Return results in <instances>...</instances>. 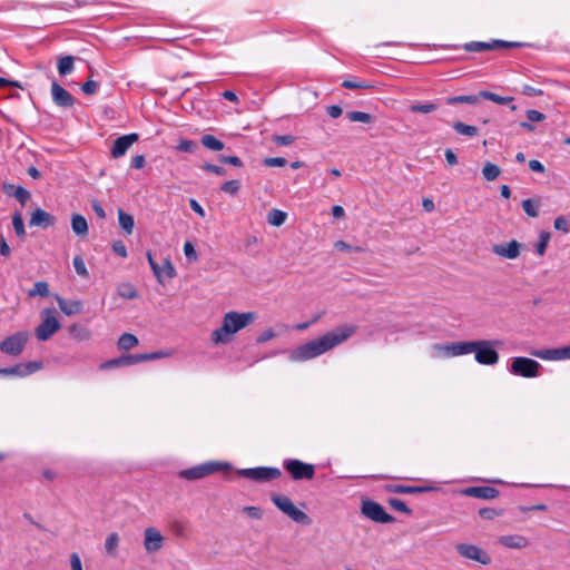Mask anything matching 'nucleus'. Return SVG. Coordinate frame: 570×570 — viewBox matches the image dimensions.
Masks as SVG:
<instances>
[{"label": "nucleus", "instance_id": "nucleus-1", "mask_svg": "<svg viewBox=\"0 0 570 570\" xmlns=\"http://www.w3.org/2000/svg\"><path fill=\"white\" fill-rule=\"evenodd\" d=\"M356 330L357 327L355 325H342L335 327L324 335L294 348L291 353V360L295 362H305L315 358L347 341L355 334Z\"/></svg>", "mask_w": 570, "mask_h": 570}, {"label": "nucleus", "instance_id": "nucleus-2", "mask_svg": "<svg viewBox=\"0 0 570 570\" xmlns=\"http://www.w3.org/2000/svg\"><path fill=\"white\" fill-rule=\"evenodd\" d=\"M256 320L254 312H228L223 317L222 326L212 333L214 344H227L233 341L234 334L245 328Z\"/></svg>", "mask_w": 570, "mask_h": 570}, {"label": "nucleus", "instance_id": "nucleus-3", "mask_svg": "<svg viewBox=\"0 0 570 570\" xmlns=\"http://www.w3.org/2000/svg\"><path fill=\"white\" fill-rule=\"evenodd\" d=\"M474 358L481 365H495L499 362V353L495 347L499 345L498 341L480 340L473 341Z\"/></svg>", "mask_w": 570, "mask_h": 570}, {"label": "nucleus", "instance_id": "nucleus-4", "mask_svg": "<svg viewBox=\"0 0 570 570\" xmlns=\"http://www.w3.org/2000/svg\"><path fill=\"white\" fill-rule=\"evenodd\" d=\"M273 503L293 521L302 524H309V517L299 510L294 502L286 495L273 494L271 497Z\"/></svg>", "mask_w": 570, "mask_h": 570}, {"label": "nucleus", "instance_id": "nucleus-5", "mask_svg": "<svg viewBox=\"0 0 570 570\" xmlns=\"http://www.w3.org/2000/svg\"><path fill=\"white\" fill-rule=\"evenodd\" d=\"M230 464L229 463H222V462H206L186 470L180 471L179 475L180 478L185 480H199L207 475H210L215 472L223 471V470H229Z\"/></svg>", "mask_w": 570, "mask_h": 570}, {"label": "nucleus", "instance_id": "nucleus-6", "mask_svg": "<svg viewBox=\"0 0 570 570\" xmlns=\"http://www.w3.org/2000/svg\"><path fill=\"white\" fill-rule=\"evenodd\" d=\"M60 322L55 316V309L45 308L41 312V323L36 327V337L41 341H48L59 328Z\"/></svg>", "mask_w": 570, "mask_h": 570}, {"label": "nucleus", "instance_id": "nucleus-7", "mask_svg": "<svg viewBox=\"0 0 570 570\" xmlns=\"http://www.w3.org/2000/svg\"><path fill=\"white\" fill-rule=\"evenodd\" d=\"M540 367L541 365L537 361L529 357L518 356L511 360L510 372L513 375L532 379L539 375Z\"/></svg>", "mask_w": 570, "mask_h": 570}, {"label": "nucleus", "instance_id": "nucleus-8", "mask_svg": "<svg viewBox=\"0 0 570 570\" xmlns=\"http://www.w3.org/2000/svg\"><path fill=\"white\" fill-rule=\"evenodd\" d=\"M237 473L239 476H243L255 482H269L278 479L282 475V472L278 468L272 466L242 469Z\"/></svg>", "mask_w": 570, "mask_h": 570}, {"label": "nucleus", "instance_id": "nucleus-9", "mask_svg": "<svg viewBox=\"0 0 570 570\" xmlns=\"http://www.w3.org/2000/svg\"><path fill=\"white\" fill-rule=\"evenodd\" d=\"M283 466L295 481L312 480L315 475V466L298 459H286Z\"/></svg>", "mask_w": 570, "mask_h": 570}, {"label": "nucleus", "instance_id": "nucleus-10", "mask_svg": "<svg viewBox=\"0 0 570 570\" xmlns=\"http://www.w3.org/2000/svg\"><path fill=\"white\" fill-rule=\"evenodd\" d=\"M473 341H461L434 345V352L441 356L455 357L473 353Z\"/></svg>", "mask_w": 570, "mask_h": 570}, {"label": "nucleus", "instance_id": "nucleus-11", "mask_svg": "<svg viewBox=\"0 0 570 570\" xmlns=\"http://www.w3.org/2000/svg\"><path fill=\"white\" fill-rule=\"evenodd\" d=\"M28 338L27 332H17L0 342V351L8 355L18 356L24 350Z\"/></svg>", "mask_w": 570, "mask_h": 570}, {"label": "nucleus", "instance_id": "nucleus-12", "mask_svg": "<svg viewBox=\"0 0 570 570\" xmlns=\"http://www.w3.org/2000/svg\"><path fill=\"white\" fill-rule=\"evenodd\" d=\"M455 549L462 558L475 561L482 566H488L492 561L491 556L478 546L471 543H459Z\"/></svg>", "mask_w": 570, "mask_h": 570}, {"label": "nucleus", "instance_id": "nucleus-13", "mask_svg": "<svg viewBox=\"0 0 570 570\" xmlns=\"http://www.w3.org/2000/svg\"><path fill=\"white\" fill-rule=\"evenodd\" d=\"M361 511L365 518L376 523H389L392 521V515L389 514L380 503L370 499L362 501Z\"/></svg>", "mask_w": 570, "mask_h": 570}, {"label": "nucleus", "instance_id": "nucleus-14", "mask_svg": "<svg viewBox=\"0 0 570 570\" xmlns=\"http://www.w3.org/2000/svg\"><path fill=\"white\" fill-rule=\"evenodd\" d=\"M41 368H42V363L40 361L19 363L11 367L0 368V376L12 375V376L24 377V376H28Z\"/></svg>", "mask_w": 570, "mask_h": 570}, {"label": "nucleus", "instance_id": "nucleus-15", "mask_svg": "<svg viewBox=\"0 0 570 570\" xmlns=\"http://www.w3.org/2000/svg\"><path fill=\"white\" fill-rule=\"evenodd\" d=\"M522 244L515 239L508 243L494 244L491 248L492 253L499 257L507 259H515L520 256Z\"/></svg>", "mask_w": 570, "mask_h": 570}, {"label": "nucleus", "instance_id": "nucleus-16", "mask_svg": "<svg viewBox=\"0 0 570 570\" xmlns=\"http://www.w3.org/2000/svg\"><path fill=\"white\" fill-rule=\"evenodd\" d=\"M530 354L544 361L570 360V345L559 348L533 350Z\"/></svg>", "mask_w": 570, "mask_h": 570}, {"label": "nucleus", "instance_id": "nucleus-17", "mask_svg": "<svg viewBox=\"0 0 570 570\" xmlns=\"http://www.w3.org/2000/svg\"><path fill=\"white\" fill-rule=\"evenodd\" d=\"M138 139H139V136H138V134H135V132L118 137L114 141V145H112L111 157L117 159V158L125 156L126 153L128 151V149L136 141H138Z\"/></svg>", "mask_w": 570, "mask_h": 570}, {"label": "nucleus", "instance_id": "nucleus-18", "mask_svg": "<svg viewBox=\"0 0 570 570\" xmlns=\"http://www.w3.org/2000/svg\"><path fill=\"white\" fill-rule=\"evenodd\" d=\"M517 43L502 40H493L490 42L472 41L464 45V49L469 52H481L488 50H498L502 48L514 47Z\"/></svg>", "mask_w": 570, "mask_h": 570}, {"label": "nucleus", "instance_id": "nucleus-19", "mask_svg": "<svg viewBox=\"0 0 570 570\" xmlns=\"http://www.w3.org/2000/svg\"><path fill=\"white\" fill-rule=\"evenodd\" d=\"M51 96L52 101L58 107L70 108L75 105L73 96L57 81H53L51 85Z\"/></svg>", "mask_w": 570, "mask_h": 570}, {"label": "nucleus", "instance_id": "nucleus-20", "mask_svg": "<svg viewBox=\"0 0 570 570\" xmlns=\"http://www.w3.org/2000/svg\"><path fill=\"white\" fill-rule=\"evenodd\" d=\"M164 537L156 528H147L144 532V547L147 552H157L163 548Z\"/></svg>", "mask_w": 570, "mask_h": 570}, {"label": "nucleus", "instance_id": "nucleus-21", "mask_svg": "<svg viewBox=\"0 0 570 570\" xmlns=\"http://www.w3.org/2000/svg\"><path fill=\"white\" fill-rule=\"evenodd\" d=\"M498 542L505 548L518 550L524 549L530 544L529 539L521 534L501 535Z\"/></svg>", "mask_w": 570, "mask_h": 570}, {"label": "nucleus", "instance_id": "nucleus-22", "mask_svg": "<svg viewBox=\"0 0 570 570\" xmlns=\"http://www.w3.org/2000/svg\"><path fill=\"white\" fill-rule=\"evenodd\" d=\"M167 354L164 352H153V353H144V354H128L122 355L124 364L125 366L135 365L137 363L146 362V361H153L158 360Z\"/></svg>", "mask_w": 570, "mask_h": 570}, {"label": "nucleus", "instance_id": "nucleus-23", "mask_svg": "<svg viewBox=\"0 0 570 570\" xmlns=\"http://www.w3.org/2000/svg\"><path fill=\"white\" fill-rule=\"evenodd\" d=\"M55 223H56V218L51 214H49L48 212H46L41 208H37L32 213L31 218H30L31 226H40L43 228L50 227V226L55 225Z\"/></svg>", "mask_w": 570, "mask_h": 570}, {"label": "nucleus", "instance_id": "nucleus-24", "mask_svg": "<svg viewBox=\"0 0 570 570\" xmlns=\"http://www.w3.org/2000/svg\"><path fill=\"white\" fill-rule=\"evenodd\" d=\"M464 493L472 498L491 500L499 495V491L492 487H472L464 490Z\"/></svg>", "mask_w": 570, "mask_h": 570}, {"label": "nucleus", "instance_id": "nucleus-25", "mask_svg": "<svg viewBox=\"0 0 570 570\" xmlns=\"http://www.w3.org/2000/svg\"><path fill=\"white\" fill-rule=\"evenodd\" d=\"M56 299L61 312L68 316L78 314L82 311V303L80 301H66L60 296H57Z\"/></svg>", "mask_w": 570, "mask_h": 570}, {"label": "nucleus", "instance_id": "nucleus-26", "mask_svg": "<svg viewBox=\"0 0 570 570\" xmlns=\"http://www.w3.org/2000/svg\"><path fill=\"white\" fill-rule=\"evenodd\" d=\"M71 228L72 232L81 238H85L88 235V223L86 218L80 214L72 215Z\"/></svg>", "mask_w": 570, "mask_h": 570}, {"label": "nucleus", "instance_id": "nucleus-27", "mask_svg": "<svg viewBox=\"0 0 570 570\" xmlns=\"http://www.w3.org/2000/svg\"><path fill=\"white\" fill-rule=\"evenodd\" d=\"M100 1L99 0H92V1H89V0H71V1H67V2H59V3H56L52 6V8L55 9H59V10H71V9H75V8H81V7H86V6H95V4H99Z\"/></svg>", "mask_w": 570, "mask_h": 570}, {"label": "nucleus", "instance_id": "nucleus-28", "mask_svg": "<svg viewBox=\"0 0 570 570\" xmlns=\"http://www.w3.org/2000/svg\"><path fill=\"white\" fill-rule=\"evenodd\" d=\"M118 223H119V226L122 228V230L127 235L132 234L134 226H135V220H134L132 215L126 213L122 209H119L118 210Z\"/></svg>", "mask_w": 570, "mask_h": 570}, {"label": "nucleus", "instance_id": "nucleus-29", "mask_svg": "<svg viewBox=\"0 0 570 570\" xmlns=\"http://www.w3.org/2000/svg\"><path fill=\"white\" fill-rule=\"evenodd\" d=\"M75 59L72 56H63L58 59L57 69L60 76L69 75L75 69Z\"/></svg>", "mask_w": 570, "mask_h": 570}, {"label": "nucleus", "instance_id": "nucleus-30", "mask_svg": "<svg viewBox=\"0 0 570 570\" xmlns=\"http://www.w3.org/2000/svg\"><path fill=\"white\" fill-rule=\"evenodd\" d=\"M480 94L479 95H462L446 98L445 102L448 105H458V104H469L476 105L480 102Z\"/></svg>", "mask_w": 570, "mask_h": 570}, {"label": "nucleus", "instance_id": "nucleus-31", "mask_svg": "<svg viewBox=\"0 0 570 570\" xmlns=\"http://www.w3.org/2000/svg\"><path fill=\"white\" fill-rule=\"evenodd\" d=\"M69 334L77 341H88L91 337L90 331L81 325L72 324L68 328Z\"/></svg>", "mask_w": 570, "mask_h": 570}, {"label": "nucleus", "instance_id": "nucleus-32", "mask_svg": "<svg viewBox=\"0 0 570 570\" xmlns=\"http://www.w3.org/2000/svg\"><path fill=\"white\" fill-rule=\"evenodd\" d=\"M287 214L281 209L273 208L267 214V222L272 226H281L285 223Z\"/></svg>", "mask_w": 570, "mask_h": 570}, {"label": "nucleus", "instance_id": "nucleus-33", "mask_svg": "<svg viewBox=\"0 0 570 570\" xmlns=\"http://www.w3.org/2000/svg\"><path fill=\"white\" fill-rule=\"evenodd\" d=\"M202 144L207 149H210L214 151L223 150L225 147L224 142L213 135H204L202 137Z\"/></svg>", "mask_w": 570, "mask_h": 570}, {"label": "nucleus", "instance_id": "nucleus-34", "mask_svg": "<svg viewBox=\"0 0 570 570\" xmlns=\"http://www.w3.org/2000/svg\"><path fill=\"white\" fill-rule=\"evenodd\" d=\"M453 129L462 135V136H468V137H474L479 134V129L478 127L475 126H471V125H466L462 121H455L453 124Z\"/></svg>", "mask_w": 570, "mask_h": 570}, {"label": "nucleus", "instance_id": "nucleus-35", "mask_svg": "<svg viewBox=\"0 0 570 570\" xmlns=\"http://www.w3.org/2000/svg\"><path fill=\"white\" fill-rule=\"evenodd\" d=\"M118 295L126 299H134L138 297V292L130 283H122L117 288Z\"/></svg>", "mask_w": 570, "mask_h": 570}, {"label": "nucleus", "instance_id": "nucleus-36", "mask_svg": "<svg viewBox=\"0 0 570 570\" xmlns=\"http://www.w3.org/2000/svg\"><path fill=\"white\" fill-rule=\"evenodd\" d=\"M49 294H50L49 285L47 282H43V281L36 282L33 287L31 289H29V292H28V295L30 297H36V296L47 297V296H49Z\"/></svg>", "mask_w": 570, "mask_h": 570}, {"label": "nucleus", "instance_id": "nucleus-37", "mask_svg": "<svg viewBox=\"0 0 570 570\" xmlns=\"http://www.w3.org/2000/svg\"><path fill=\"white\" fill-rule=\"evenodd\" d=\"M138 344V338L130 333H124L118 340V347L128 351Z\"/></svg>", "mask_w": 570, "mask_h": 570}, {"label": "nucleus", "instance_id": "nucleus-38", "mask_svg": "<svg viewBox=\"0 0 570 570\" xmlns=\"http://www.w3.org/2000/svg\"><path fill=\"white\" fill-rule=\"evenodd\" d=\"M482 174L488 181H492L500 176L501 169L492 163H485L482 169Z\"/></svg>", "mask_w": 570, "mask_h": 570}, {"label": "nucleus", "instance_id": "nucleus-39", "mask_svg": "<svg viewBox=\"0 0 570 570\" xmlns=\"http://www.w3.org/2000/svg\"><path fill=\"white\" fill-rule=\"evenodd\" d=\"M119 543V535L116 532L110 533L105 542L106 552L110 556L117 554V548Z\"/></svg>", "mask_w": 570, "mask_h": 570}, {"label": "nucleus", "instance_id": "nucleus-40", "mask_svg": "<svg viewBox=\"0 0 570 570\" xmlns=\"http://www.w3.org/2000/svg\"><path fill=\"white\" fill-rule=\"evenodd\" d=\"M550 238H551V235L549 232H546V230H541L539 233V242L535 246V252L539 256H543L546 250H547V247H548V244L550 242Z\"/></svg>", "mask_w": 570, "mask_h": 570}, {"label": "nucleus", "instance_id": "nucleus-41", "mask_svg": "<svg viewBox=\"0 0 570 570\" xmlns=\"http://www.w3.org/2000/svg\"><path fill=\"white\" fill-rule=\"evenodd\" d=\"M480 96H481V98L491 100V101H493L495 104H499V105H508V104H510L513 100L512 97H502V96H499V95H497L494 92L485 91V90L480 91Z\"/></svg>", "mask_w": 570, "mask_h": 570}, {"label": "nucleus", "instance_id": "nucleus-42", "mask_svg": "<svg viewBox=\"0 0 570 570\" xmlns=\"http://www.w3.org/2000/svg\"><path fill=\"white\" fill-rule=\"evenodd\" d=\"M12 226L18 237L23 238L26 236L24 224L20 212H16L12 215Z\"/></svg>", "mask_w": 570, "mask_h": 570}, {"label": "nucleus", "instance_id": "nucleus-43", "mask_svg": "<svg viewBox=\"0 0 570 570\" xmlns=\"http://www.w3.org/2000/svg\"><path fill=\"white\" fill-rule=\"evenodd\" d=\"M522 208L525 212V214L530 217H538L539 215V202L533 199H524L522 202Z\"/></svg>", "mask_w": 570, "mask_h": 570}, {"label": "nucleus", "instance_id": "nucleus-44", "mask_svg": "<svg viewBox=\"0 0 570 570\" xmlns=\"http://www.w3.org/2000/svg\"><path fill=\"white\" fill-rule=\"evenodd\" d=\"M239 189H240V181L237 179L227 180V181L223 183L220 186L222 191H224L228 195H232V196L237 195Z\"/></svg>", "mask_w": 570, "mask_h": 570}, {"label": "nucleus", "instance_id": "nucleus-45", "mask_svg": "<svg viewBox=\"0 0 570 570\" xmlns=\"http://www.w3.org/2000/svg\"><path fill=\"white\" fill-rule=\"evenodd\" d=\"M346 117L352 122H364L368 124L372 119V116L364 111H348Z\"/></svg>", "mask_w": 570, "mask_h": 570}, {"label": "nucleus", "instance_id": "nucleus-46", "mask_svg": "<svg viewBox=\"0 0 570 570\" xmlns=\"http://www.w3.org/2000/svg\"><path fill=\"white\" fill-rule=\"evenodd\" d=\"M342 87L346 89H366L371 88V85L366 82L365 80H360L356 78L353 79H346L342 82Z\"/></svg>", "mask_w": 570, "mask_h": 570}, {"label": "nucleus", "instance_id": "nucleus-47", "mask_svg": "<svg viewBox=\"0 0 570 570\" xmlns=\"http://www.w3.org/2000/svg\"><path fill=\"white\" fill-rule=\"evenodd\" d=\"M438 109V105L433 102L426 104H414L410 106V110L413 112L430 114Z\"/></svg>", "mask_w": 570, "mask_h": 570}, {"label": "nucleus", "instance_id": "nucleus-48", "mask_svg": "<svg viewBox=\"0 0 570 570\" xmlns=\"http://www.w3.org/2000/svg\"><path fill=\"white\" fill-rule=\"evenodd\" d=\"M553 227L563 234H568L570 232V219L566 216H558L553 222Z\"/></svg>", "mask_w": 570, "mask_h": 570}, {"label": "nucleus", "instance_id": "nucleus-49", "mask_svg": "<svg viewBox=\"0 0 570 570\" xmlns=\"http://www.w3.org/2000/svg\"><path fill=\"white\" fill-rule=\"evenodd\" d=\"M72 263H73L75 271L79 276L85 277V278H87L89 276L86 264H85L83 259L81 258V256H79V255L75 256Z\"/></svg>", "mask_w": 570, "mask_h": 570}, {"label": "nucleus", "instance_id": "nucleus-50", "mask_svg": "<svg viewBox=\"0 0 570 570\" xmlns=\"http://www.w3.org/2000/svg\"><path fill=\"white\" fill-rule=\"evenodd\" d=\"M125 366L122 356H119L117 358L108 360L99 365L100 370H111L115 367Z\"/></svg>", "mask_w": 570, "mask_h": 570}, {"label": "nucleus", "instance_id": "nucleus-51", "mask_svg": "<svg viewBox=\"0 0 570 570\" xmlns=\"http://www.w3.org/2000/svg\"><path fill=\"white\" fill-rule=\"evenodd\" d=\"M184 253H185L186 258L189 262H196L198 259L197 252H196L194 245L191 244V242H189V240H187L184 244Z\"/></svg>", "mask_w": 570, "mask_h": 570}, {"label": "nucleus", "instance_id": "nucleus-52", "mask_svg": "<svg viewBox=\"0 0 570 570\" xmlns=\"http://www.w3.org/2000/svg\"><path fill=\"white\" fill-rule=\"evenodd\" d=\"M273 141L278 146H289L295 141V137L292 135H275Z\"/></svg>", "mask_w": 570, "mask_h": 570}, {"label": "nucleus", "instance_id": "nucleus-53", "mask_svg": "<svg viewBox=\"0 0 570 570\" xmlns=\"http://www.w3.org/2000/svg\"><path fill=\"white\" fill-rule=\"evenodd\" d=\"M196 144L193 140L181 139L177 145V150L183 153H194Z\"/></svg>", "mask_w": 570, "mask_h": 570}, {"label": "nucleus", "instance_id": "nucleus-54", "mask_svg": "<svg viewBox=\"0 0 570 570\" xmlns=\"http://www.w3.org/2000/svg\"><path fill=\"white\" fill-rule=\"evenodd\" d=\"M112 250L116 255L126 258L128 256L127 247L122 240H116L112 243Z\"/></svg>", "mask_w": 570, "mask_h": 570}, {"label": "nucleus", "instance_id": "nucleus-55", "mask_svg": "<svg viewBox=\"0 0 570 570\" xmlns=\"http://www.w3.org/2000/svg\"><path fill=\"white\" fill-rule=\"evenodd\" d=\"M161 275L165 274L168 278H173L176 276V271L169 258H166L163 266L160 267Z\"/></svg>", "mask_w": 570, "mask_h": 570}, {"label": "nucleus", "instance_id": "nucleus-56", "mask_svg": "<svg viewBox=\"0 0 570 570\" xmlns=\"http://www.w3.org/2000/svg\"><path fill=\"white\" fill-rule=\"evenodd\" d=\"M287 164L284 157H269L264 159V165L268 167H283Z\"/></svg>", "mask_w": 570, "mask_h": 570}, {"label": "nucleus", "instance_id": "nucleus-57", "mask_svg": "<svg viewBox=\"0 0 570 570\" xmlns=\"http://www.w3.org/2000/svg\"><path fill=\"white\" fill-rule=\"evenodd\" d=\"M97 89H98V82L94 81L91 79H88L81 86V90L85 95H94V94H96Z\"/></svg>", "mask_w": 570, "mask_h": 570}, {"label": "nucleus", "instance_id": "nucleus-58", "mask_svg": "<svg viewBox=\"0 0 570 570\" xmlns=\"http://www.w3.org/2000/svg\"><path fill=\"white\" fill-rule=\"evenodd\" d=\"M202 168L207 171V173H212V174H215L217 176H224L226 175V170L225 168L220 167V166H217V165H213V164H204L202 166Z\"/></svg>", "mask_w": 570, "mask_h": 570}, {"label": "nucleus", "instance_id": "nucleus-59", "mask_svg": "<svg viewBox=\"0 0 570 570\" xmlns=\"http://www.w3.org/2000/svg\"><path fill=\"white\" fill-rule=\"evenodd\" d=\"M218 160L223 164H229V165H233L235 167H242L243 166V161L239 157L237 156H219L218 157Z\"/></svg>", "mask_w": 570, "mask_h": 570}, {"label": "nucleus", "instance_id": "nucleus-60", "mask_svg": "<svg viewBox=\"0 0 570 570\" xmlns=\"http://www.w3.org/2000/svg\"><path fill=\"white\" fill-rule=\"evenodd\" d=\"M147 259H148V263H149L155 276L160 282L161 269H160V266L155 262L151 252H147Z\"/></svg>", "mask_w": 570, "mask_h": 570}, {"label": "nucleus", "instance_id": "nucleus-61", "mask_svg": "<svg viewBox=\"0 0 570 570\" xmlns=\"http://www.w3.org/2000/svg\"><path fill=\"white\" fill-rule=\"evenodd\" d=\"M424 488L406 487V485H394V493H417L423 492Z\"/></svg>", "mask_w": 570, "mask_h": 570}, {"label": "nucleus", "instance_id": "nucleus-62", "mask_svg": "<svg viewBox=\"0 0 570 570\" xmlns=\"http://www.w3.org/2000/svg\"><path fill=\"white\" fill-rule=\"evenodd\" d=\"M69 559H70V570H83L81 558L77 552H72L70 554Z\"/></svg>", "mask_w": 570, "mask_h": 570}, {"label": "nucleus", "instance_id": "nucleus-63", "mask_svg": "<svg viewBox=\"0 0 570 570\" xmlns=\"http://www.w3.org/2000/svg\"><path fill=\"white\" fill-rule=\"evenodd\" d=\"M14 197L18 202L24 205L27 200L30 198V193L26 190L23 187L19 186L14 191Z\"/></svg>", "mask_w": 570, "mask_h": 570}, {"label": "nucleus", "instance_id": "nucleus-64", "mask_svg": "<svg viewBox=\"0 0 570 570\" xmlns=\"http://www.w3.org/2000/svg\"><path fill=\"white\" fill-rule=\"evenodd\" d=\"M527 118L530 122H539L544 120L546 116L538 110L531 109L527 111Z\"/></svg>", "mask_w": 570, "mask_h": 570}]
</instances>
